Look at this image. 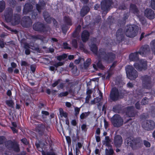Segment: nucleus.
Masks as SVG:
<instances>
[{
	"label": "nucleus",
	"mask_w": 155,
	"mask_h": 155,
	"mask_svg": "<svg viewBox=\"0 0 155 155\" xmlns=\"http://www.w3.org/2000/svg\"><path fill=\"white\" fill-rule=\"evenodd\" d=\"M97 57L99 59L101 58L108 62L113 61L115 58V55L111 52L106 53L104 49H100L97 53Z\"/></svg>",
	"instance_id": "f257e3e1"
},
{
	"label": "nucleus",
	"mask_w": 155,
	"mask_h": 155,
	"mask_svg": "<svg viewBox=\"0 0 155 155\" xmlns=\"http://www.w3.org/2000/svg\"><path fill=\"white\" fill-rule=\"evenodd\" d=\"M125 142L128 146L130 147L133 150L140 148L143 145L142 140L139 138L134 139L133 138L128 137L126 139Z\"/></svg>",
	"instance_id": "f03ea898"
},
{
	"label": "nucleus",
	"mask_w": 155,
	"mask_h": 155,
	"mask_svg": "<svg viewBox=\"0 0 155 155\" xmlns=\"http://www.w3.org/2000/svg\"><path fill=\"white\" fill-rule=\"evenodd\" d=\"M139 30L138 27L136 25L127 26L126 29L125 35L129 37H134L137 34Z\"/></svg>",
	"instance_id": "7ed1b4c3"
},
{
	"label": "nucleus",
	"mask_w": 155,
	"mask_h": 155,
	"mask_svg": "<svg viewBox=\"0 0 155 155\" xmlns=\"http://www.w3.org/2000/svg\"><path fill=\"white\" fill-rule=\"evenodd\" d=\"M127 76L131 80H134L138 76L137 71L131 65H127L125 67Z\"/></svg>",
	"instance_id": "20e7f679"
},
{
	"label": "nucleus",
	"mask_w": 155,
	"mask_h": 155,
	"mask_svg": "<svg viewBox=\"0 0 155 155\" xmlns=\"http://www.w3.org/2000/svg\"><path fill=\"white\" fill-rule=\"evenodd\" d=\"M6 147L9 150H13L15 151L18 152L20 151L19 145L15 140L12 141L8 140L5 142Z\"/></svg>",
	"instance_id": "39448f33"
},
{
	"label": "nucleus",
	"mask_w": 155,
	"mask_h": 155,
	"mask_svg": "<svg viewBox=\"0 0 155 155\" xmlns=\"http://www.w3.org/2000/svg\"><path fill=\"white\" fill-rule=\"evenodd\" d=\"M151 79V77L150 76L144 75L142 76L141 80L142 81L143 86L147 89L151 88L153 85Z\"/></svg>",
	"instance_id": "423d86ee"
},
{
	"label": "nucleus",
	"mask_w": 155,
	"mask_h": 155,
	"mask_svg": "<svg viewBox=\"0 0 155 155\" xmlns=\"http://www.w3.org/2000/svg\"><path fill=\"white\" fill-rule=\"evenodd\" d=\"M111 121L113 125L115 127H120L123 124V119L118 114L114 115L111 118Z\"/></svg>",
	"instance_id": "0eeeda50"
},
{
	"label": "nucleus",
	"mask_w": 155,
	"mask_h": 155,
	"mask_svg": "<svg viewBox=\"0 0 155 155\" xmlns=\"http://www.w3.org/2000/svg\"><path fill=\"white\" fill-rule=\"evenodd\" d=\"M142 127L146 130H151L155 128V123L153 120H147L143 123Z\"/></svg>",
	"instance_id": "6e6552de"
},
{
	"label": "nucleus",
	"mask_w": 155,
	"mask_h": 155,
	"mask_svg": "<svg viewBox=\"0 0 155 155\" xmlns=\"http://www.w3.org/2000/svg\"><path fill=\"white\" fill-rule=\"evenodd\" d=\"M138 52L142 56H147L150 53V48L148 45H144L140 47Z\"/></svg>",
	"instance_id": "1a4fd4ad"
},
{
	"label": "nucleus",
	"mask_w": 155,
	"mask_h": 155,
	"mask_svg": "<svg viewBox=\"0 0 155 155\" xmlns=\"http://www.w3.org/2000/svg\"><path fill=\"white\" fill-rule=\"evenodd\" d=\"M134 66L138 70H145L147 68V61L144 60H140L138 63H135Z\"/></svg>",
	"instance_id": "9d476101"
},
{
	"label": "nucleus",
	"mask_w": 155,
	"mask_h": 155,
	"mask_svg": "<svg viewBox=\"0 0 155 155\" xmlns=\"http://www.w3.org/2000/svg\"><path fill=\"white\" fill-rule=\"evenodd\" d=\"M112 4V2L110 0H105L102 2L101 3V10L103 12H106L107 13L109 9V8Z\"/></svg>",
	"instance_id": "9b49d317"
},
{
	"label": "nucleus",
	"mask_w": 155,
	"mask_h": 155,
	"mask_svg": "<svg viewBox=\"0 0 155 155\" xmlns=\"http://www.w3.org/2000/svg\"><path fill=\"white\" fill-rule=\"evenodd\" d=\"M120 94L118 89L113 88L110 94V99L113 101H116L120 98Z\"/></svg>",
	"instance_id": "f8f14e48"
},
{
	"label": "nucleus",
	"mask_w": 155,
	"mask_h": 155,
	"mask_svg": "<svg viewBox=\"0 0 155 155\" xmlns=\"http://www.w3.org/2000/svg\"><path fill=\"white\" fill-rule=\"evenodd\" d=\"M4 15L7 22H11L13 16V11L12 8H7L4 12Z\"/></svg>",
	"instance_id": "ddd939ff"
},
{
	"label": "nucleus",
	"mask_w": 155,
	"mask_h": 155,
	"mask_svg": "<svg viewBox=\"0 0 155 155\" xmlns=\"http://www.w3.org/2000/svg\"><path fill=\"white\" fill-rule=\"evenodd\" d=\"M34 30L40 32H44L45 30V27L44 25L40 22L34 24L33 25Z\"/></svg>",
	"instance_id": "4468645a"
},
{
	"label": "nucleus",
	"mask_w": 155,
	"mask_h": 155,
	"mask_svg": "<svg viewBox=\"0 0 155 155\" xmlns=\"http://www.w3.org/2000/svg\"><path fill=\"white\" fill-rule=\"evenodd\" d=\"M137 111L133 106H128L126 107V114L129 117H133L135 116Z\"/></svg>",
	"instance_id": "2eb2a0df"
},
{
	"label": "nucleus",
	"mask_w": 155,
	"mask_h": 155,
	"mask_svg": "<svg viewBox=\"0 0 155 155\" xmlns=\"http://www.w3.org/2000/svg\"><path fill=\"white\" fill-rule=\"evenodd\" d=\"M21 24L24 27H29L32 25L31 19L29 16H25L23 18Z\"/></svg>",
	"instance_id": "dca6fc26"
},
{
	"label": "nucleus",
	"mask_w": 155,
	"mask_h": 155,
	"mask_svg": "<svg viewBox=\"0 0 155 155\" xmlns=\"http://www.w3.org/2000/svg\"><path fill=\"white\" fill-rule=\"evenodd\" d=\"M123 141L122 138L120 135H116L114 136V146L116 147H120L122 144Z\"/></svg>",
	"instance_id": "f3484780"
},
{
	"label": "nucleus",
	"mask_w": 155,
	"mask_h": 155,
	"mask_svg": "<svg viewBox=\"0 0 155 155\" xmlns=\"http://www.w3.org/2000/svg\"><path fill=\"white\" fill-rule=\"evenodd\" d=\"M29 38L35 41L37 40H40L44 42H47L48 40H46V37L40 35H29Z\"/></svg>",
	"instance_id": "a211bd4d"
},
{
	"label": "nucleus",
	"mask_w": 155,
	"mask_h": 155,
	"mask_svg": "<svg viewBox=\"0 0 155 155\" xmlns=\"http://www.w3.org/2000/svg\"><path fill=\"white\" fill-rule=\"evenodd\" d=\"M33 6L30 2L26 3L23 7V13L25 14H27L33 11Z\"/></svg>",
	"instance_id": "6ab92c4d"
},
{
	"label": "nucleus",
	"mask_w": 155,
	"mask_h": 155,
	"mask_svg": "<svg viewBox=\"0 0 155 155\" xmlns=\"http://www.w3.org/2000/svg\"><path fill=\"white\" fill-rule=\"evenodd\" d=\"M45 128V126L43 124H38L36 127V131L40 136H42L44 134Z\"/></svg>",
	"instance_id": "aec40b11"
},
{
	"label": "nucleus",
	"mask_w": 155,
	"mask_h": 155,
	"mask_svg": "<svg viewBox=\"0 0 155 155\" xmlns=\"http://www.w3.org/2000/svg\"><path fill=\"white\" fill-rule=\"evenodd\" d=\"M124 31L122 28L117 30L116 33V37L117 40L119 41L123 40L124 38Z\"/></svg>",
	"instance_id": "412c9836"
},
{
	"label": "nucleus",
	"mask_w": 155,
	"mask_h": 155,
	"mask_svg": "<svg viewBox=\"0 0 155 155\" xmlns=\"http://www.w3.org/2000/svg\"><path fill=\"white\" fill-rule=\"evenodd\" d=\"M144 15L148 18L152 19L154 18L155 14L154 12L151 9H147L144 11Z\"/></svg>",
	"instance_id": "4be33fe9"
},
{
	"label": "nucleus",
	"mask_w": 155,
	"mask_h": 155,
	"mask_svg": "<svg viewBox=\"0 0 155 155\" xmlns=\"http://www.w3.org/2000/svg\"><path fill=\"white\" fill-rule=\"evenodd\" d=\"M46 4L43 0H40L38 3L36 5V8L39 13H41V10L44 8Z\"/></svg>",
	"instance_id": "5701e85b"
},
{
	"label": "nucleus",
	"mask_w": 155,
	"mask_h": 155,
	"mask_svg": "<svg viewBox=\"0 0 155 155\" xmlns=\"http://www.w3.org/2000/svg\"><path fill=\"white\" fill-rule=\"evenodd\" d=\"M90 8L87 6H84L81 9L80 11V15L81 17L85 16L89 11Z\"/></svg>",
	"instance_id": "b1692460"
},
{
	"label": "nucleus",
	"mask_w": 155,
	"mask_h": 155,
	"mask_svg": "<svg viewBox=\"0 0 155 155\" xmlns=\"http://www.w3.org/2000/svg\"><path fill=\"white\" fill-rule=\"evenodd\" d=\"M138 52L131 53L129 55V59L131 61H137L139 60Z\"/></svg>",
	"instance_id": "393cba45"
},
{
	"label": "nucleus",
	"mask_w": 155,
	"mask_h": 155,
	"mask_svg": "<svg viewBox=\"0 0 155 155\" xmlns=\"http://www.w3.org/2000/svg\"><path fill=\"white\" fill-rule=\"evenodd\" d=\"M43 16L45 20L48 23L50 24L51 23V18L52 17H51L49 13L46 12L44 11L43 13Z\"/></svg>",
	"instance_id": "a878e982"
},
{
	"label": "nucleus",
	"mask_w": 155,
	"mask_h": 155,
	"mask_svg": "<svg viewBox=\"0 0 155 155\" xmlns=\"http://www.w3.org/2000/svg\"><path fill=\"white\" fill-rule=\"evenodd\" d=\"M89 33L86 30L84 31L81 35V38L82 41L84 42H86L89 39Z\"/></svg>",
	"instance_id": "bb28decb"
},
{
	"label": "nucleus",
	"mask_w": 155,
	"mask_h": 155,
	"mask_svg": "<svg viewBox=\"0 0 155 155\" xmlns=\"http://www.w3.org/2000/svg\"><path fill=\"white\" fill-rule=\"evenodd\" d=\"M130 11L134 14L138 15L139 13V10L136 5L134 4H131L130 6Z\"/></svg>",
	"instance_id": "cd10ccee"
},
{
	"label": "nucleus",
	"mask_w": 155,
	"mask_h": 155,
	"mask_svg": "<svg viewBox=\"0 0 155 155\" xmlns=\"http://www.w3.org/2000/svg\"><path fill=\"white\" fill-rule=\"evenodd\" d=\"M20 18L18 15L14 16V19L12 21V23L13 25H16L18 24L20 22Z\"/></svg>",
	"instance_id": "c85d7f7f"
},
{
	"label": "nucleus",
	"mask_w": 155,
	"mask_h": 155,
	"mask_svg": "<svg viewBox=\"0 0 155 155\" xmlns=\"http://www.w3.org/2000/svg\"><path fill=\"white\" fill-rule=\"evenodd\" d=\"M95 64H96L97 68L101 70H104L105 68V67L102 64L100 59H98V61L95 62Z\"/></svg>",
	"instance_id": "c756f323"
},
{
	"label": "nucleus",
	"mask_w": 155,
	"mask_h": 155,
	"mask_svg": "<svg viewBox=\"0 0 155 155\" xmlns=\"http://www.w3.org/2000/svg\"><path fill=\"white\" fill-rule=\"evenodd\" d=\"M90 49L91 51L95 55H97L98 52V48L97 45L94 44H92L91 46Z\"/></svg>",
	"instance_id": "7c9ffc66"
},
{
	"label": "nucleus",
	"mask_w": 155,
	"mask_h": 155,
	"mask_svg": "<svg viewBox=\"0 0 155 155\" xmlns=\"http://www.w3.org/2000/svg\"><path fill=\"white\" fill-rule=\"evenodd\" d=\"M64 21L67 25H72L71 20L68 16H65L64 18Z\"/></svg>",
	"instance_id": "2f4dec72"
},
{
	"label": "nucleus",
	"mask_w": 155,
	"mask_h": 155,
	"mask_svg": "<svg viewBox=\"0 0 155 155\" xmlns=\"http://www.w3.org/2000/svg\"><path fill=\"white\" fill-rule=\"evenodd\" d=\"M121 110V106L120 105H117L115 106L113 108V111L116 113H120Z\"/></svg>",
	"instance_id": "473e14b6"
},
{
	"label": "nucleus",
	"mask_w": 155,
	"mask_h": 155,
	"mask_svg": "<svg viewBox=\"0 0 155 155\" xmlns=\"http://www.w3.org/2000/svg\"><path fill=\"white\" fill-rule=\"evenodd\" d=\"M91 60L90 58H88L85 62H84V68L85 69H87L89 67V66L91 64Z\"/></svg>",
	"instance_id": "72a5a7b5"
},
{
	"label": "nucleus",
	"mask_w": 155,
	"mask_h": 155,
	"mask_svg": "<svg viewBox=\"0 0 155 155\" xmlns=\"http://www.w3.org/2000/svg\"><path fill=\"white\" fill-rule=\"evenodd\" d=\"M150 46L152 52L155 54V39L151 41Z\"/></svg>",
	"instance_id": "f704fd0d"
},
{
	"label": "nucleus",
	"mask_w": 155,
	"mask_h": 155,
	"mask_svg": "<svg viewBox=\"0 0 155 155\" xmlns=\"http://www.w3.org/2000/svg\"><path fill=\"white\" fill-rule=\"evenodd\" d=\"M37 10H33L32 13L31 14V18L32 19H35L38 18V14Z\"/></svg>",
	"instance_id": "c9c22d12"
},
{
	"label": "nucleus",
	"mask_w": 155,
	"mask_h": 155,
	"mask_svg": "<svg viewBox=\"0 0 155 155\" xmlns=\"http://www.w3.org/2000/svg\"><path fill=\"white\" fill-rule=\"evenodd\" d=\"M67 56L66 54H64L62 55L58 56L55 57L58 60L61 61L62 60L65 59L67 57Z\"/></svg>",
	"instance_id": "e433bc0d"
},
{
	"label": "nucleus",
	"mask_w": 155,
	"mask_h": 155,
	"mask_svg": "<svg viewBox=\"0 0 155 155\" xmlns=\"http://www.w3.org/2000/svg\"><path fill=\"white\" fill-rule=\"evenodd\" d=\"M90 112L82 113L80 115V118L81 120H83L87 118L90 114Z\"/></svg>",
	"instance_id": "4c0bfd02"
},
{
	"label": "nucleus",
	"mask_w": 155,
	"mask_h": 155,
	"mask_svg": "<svg viewBox=\"0 0 155 155\" xmlns=\"http://www.w3.org/2000/svg\"><path fill=\"white\" fill-rule=\"evenodd\" d=\"M5 4L4 1L0 2V12H2L5 9Z\"/></svg>",
	"instance_id": "58836bf2"
},
{
	"label": "nucleus",
	"mask_w": 155,
	"mask_h": 155,
	"mask_svg": "<svg viewBox=\"0 0 155 155\" xmlns=\"http://www.w3.org/2000/svg\"><path fill=\"white\" fill-rule=\"evenodd\" d=\"M105 152L106 155H112L114 153V150L112 148H111L109 150L106 149Z\"/></svg>",
	"instance_id": "ea45409f"
},
{
	"label": "nucleus",
	"mask_w": 155,
	"mask_h": 155,
	"mask_svg": "<svg viewBox=\"0 0 155 155\" xmlns=\"http://www.w3.org/2000/svg\"><path fill=\"white\" fill-rule=\"evenodd\" d=\"M111 142V139L110 138L109 136H105V140L103 141V144L104 145L105 143H110Z\"/></svg>",
	"instance_id": "a19ab883"
},
{
	"label": "nucleus",
	"mask_w": 155,
	"mask_h": 155,
	"mask_svg": "<svg viewBox=\"0 0 155 155\" xmlns=\"http://www.w3.org/2000/svg\"><path fill=\"white\" fill-rule=\"evenodd\" d=\"M81 107L78 108L77 107H74V115L76 117H77L78 115L79 114L80 111Z\"/></svg>",
	"instance_id": "79ce46f5"
},
{
	"label": "nucleus",
	"mask_w": 155,
	"mask_h": 155,
	"mask_svg": "<svg viewBox=\"0 0 155 155\" xmlns=\"http://www.w3.org/2000/svg\"><path fill=\"white\" fill-rule=\"evenodd\" d=\"M6 104L9 107H13L14 103L12 100H7L6 102Z\"/></svg>",
	"instance_id": "37998d69"
},
{
	"label": "nucleus",
	"mask_w": 155,
	"mask_h": 155,
	"mask_svg": "<svg viewBox=\"0 0 155 155\" xmlns=\"http://www.w3.org/2000/svg\"><path fill=\"white\" fill-rule=\"evenodd\" d=\"M148 98L147 97H145L141 101V103L142 105H145L148 103L147 100Z\"/></svg>",
	"instance_id": "c03bdc74"
},
{
	"label": "nucleus",
	"mask_w": 155,
	"mask_h": 155,
	"mask_svg": "<svg viewBox=\"0 0 155 155\" xmlns=\"http://www.w3.org/2000/svg\"><path fill=\"white\" fill-rule=\"evenodd\" d=\"M100 94H99V95L100 96V97H97L96 98H95V103H98L99 102H100L101 100V99L102 98V95L101 92L100 91Z\"/></svg>",
	"instance_id": "a18cd8bd"
},
{
	"label": "nucleus",
	"mask_w": 155,
	"mask_h": 155,
	"mask_svg": "<svg viewBox=\"0 0 155 155\" xmlns=\"http://www.w3.org/2000/svg\"><path fill=\"white\" fill-rule=\"evenodd\" d=\"M51 21H52L53 23L54 24V25L55 27H58V22L54 18H51Z\"/></svg>",
	"instance_id": "49530a36"
},
{
	"label": "nucleus",
	"mask_w": 155,
	"mask_h": 155,
	"mask_svg": "<svg viewBox=\"0 0 155 155\" xmlns=\"http://www.w3.org/2000/svg\"><path fill=\"white\" fill-rule=\"evenodd\" d=\"M72 45L75 48L78 47V44L77 41L75 39H73L72 41Z\"/></svg>",
	"instance_id": "de8ad7c7"
},
{
	"label": "nucleus",
	"mask_w": 155,
	"mask_h": 155,
	"mask_svg": "<svg viewBox=\"0 0 155 155\" xmlns=\"http://www.w3.org/2000/svg\"><path fill=\"white\" fill-rule=\"evenodd\" d=\"M68 93L67 91H66L64 92H61L59 94L58 96L59 97H62L68 95Z\"/></svg>",
	"instance_id": "09e8293b"
},
{
	"label": "nucleus",
	"mask_w": 155,
	"mask_h": 155,
	"mask_svg": "<svg viewBox=\"0 0 155 155\" xmlns=\"http://www.w3.org/2000/svg\"><path fill=\"white\" fill-rule=\"evenodd\" d=\"M135 107L136 109L137 110H140L141 108L140 104L139 101H137L135 104Z\"/></svg>",
	"instance_id": "8fccbe9b"
},
{
	"label": "nucleus",
	"mask_w": 155,
	"mask_h": 155,
	"mask_svg": "<svg viewBox=\"0 0 155 155\" xmlns=\"http://www.w3.org/2000/svg\"><path fill=\"white\" fill-rule=\"evenodd\" d=\"M150 6L153 9L155 10V0H151Z\"/></svg>",
	"instance_id": "3c124183"
},
{
	"label": "nucleus",
	"mask_w": 155,
	"mask_h": 155,
	"mask_svg": "<svg viewBox=\"0 0 155 155\" xmlns=\"http://www.w3.org/2000/svg\"><path fill=\"white\" fill-rule=\"evenodd\" d=\"M84 61V59L83 58H79L78 60H75L74 61V63L76 64H78L81 62Z\"/></svg>",
	"instance_id": "603ef678"
},
{
	"label": "nucleus",
	"mask_w": 155,
	"mask_h": 155,
	"mask_svg": "<svg viewBox=\"0 0 155 155\" xmlns=\"http://www.w3.org/2000/svg\"><path fill=\"white\" fill-rule=\"evenodd\" d=\"M144 145L147 147H150V143L146 140H144L143 141Z\"/></svg>",
	"instance_id": "864d4df0"
},
{
	"label": "nucleus",
	"mask_w": 155,
	"mask_h": 155,
	"mask_svg": "<svg viewBox=\"0 0 155 155\" xmlns=\"http://www.w3.org/2000/svg\"><path fill=\"white\" fill-rule=\"evenodd\" d=\"M101 19V16H97L95 19L94 23V24L98 23L100 21Z\"/></svg>",
	"instance_id": "5fc2aeb1"
},
{
	"label": "nucleus",
	"mask_w": 155,
	"mask_h": 155,
	"mask_svg": "<svg viewBox=\"0 0 155 155\" xmlns=\"http://www.w3.org/2000/svg\"><path fill=\"white\" fill-rule=\"evenodd\" d=\"M36 66L35 64H32L30 66V69L32 73H34L36 70Z\"/></svg>",
	"instance_id": "6e6d98bb"
},
{
	"label": "nucleus",
	"mask_w": 155,
	"mask_h": 155,
	"mask_svg": "<svg viewBox=\"0 0 155 155\" xmlns=\"http://www.w3.org/2000/svg\"><path fill=\"white\" fill-rule=\"evenodd\" d=\"M5 45H6V43L3 41V39H0V47L2 48H3Z\"/></svg>",
	"instance_id": "4d7b16f0"
},
{
	"label": "nucleus",
	"mask_w": 155,
	"mask_h": 155,
	"mask_svg": "<svg viewBox=\"0 0 155 155\" xmlns=\"http://www.w3.org/2000/svg\"><path fill=\"white\" fill-rule=\"evenodd\" d=\"M21 66H28L29 64L26 61H22L21 63Z\"/></svg>",
	"instance_id": "13d9d810"
},
{
	"label": "nucleus",
	"mask_w": 155,
	"mask_h": 155,
	"mask_svg": "<svg viewBox=\"0 0 155 155\" xmlns=\"http://www.w3.org/2000/svg\"><path fill=\"white\" fill-rule=\"evenodd\" d=\"M71 71L72 73L74 74H76L77 71H78V69L77 67L76 66L75 67H74V68H73L71 69Z\"/></svg>",
	"instance_id": "bf43d9fd"
},
{
	"label": "nucleus",
	"mask_w": 155,
	"mask_h": 155,
	"mask_svg": "<svg viewBox=\"0 0 155 155\" xmlns=\"http://www.w3.org/2000/svg\"><path fill=\"white\" fill-rule=\"evenodd\" d=\"M32 45H30L29 44L27 43H25L24 44V48L25 49H29L31 48L30 47H32Z\"/></svg>",
	"instance_id": "052dcab7"
},
{
	"label": "nucleus",
	"mask_w": 155,
	"mask_h": 155,
	"mask_svg": "<svg viewBox=\"0 0 155 155\" xmlns=\"http://www.w3.org/2000/svg\"><path fill=\"white\" fill-rule=\"evenodd\" d=\"M21 141L22 143H23L24 144L26 145H28L29 143L27 139L25 138L21 139Z\"/></svg>",
	"instance_id": "680f3d73"
},
{
	"label": "nucleus",
	"mask_w": 155,
	"mask_h": 155,
	"mask_svg": "<svg viewBox=\"0 0 155 155\" xmlns=\"http://www.w3.org/2000/svg\"><path fill=\"white\" fill-rule=\"evenodd\" d=\"M81 128L82 130L86 132L87 130V125L85 124H83L81 126Z\"/></svg>",
	"instance_id": "e2e57ef3"
},
{
	"label": "nucleus",
	"mask_w": 155,
	"mask_h": 155,
	"mask_svg": "<svg viewBox=\"0 0 155 155\" xmlns=\"http://www.w3.org/2000/svg\"><path fill=\"white\" fill-rule=\"evenodd\" d=\"M32 48H31V49H32V50L36 51L38 52H40V48L38 47H35L33 46H32L31 47Z\"/></svg>",
	"instance_id": "0e129e2a"
},
{
	"label": "nucleus",
	"mask_w": 155,
	"mask_h": 155,
	"mask_svg": "<svg viewBox=\"0 0 155 155\" xmlns=\"http://www.w3.org/2000/svg\"><path fill=\"white\" fill-rule=\"evenodd\" d=\"M63 44L64 49H71L70 47L68 46V44L67 42L64 43Z\"/></svg>",
	"instance_id": "69168bd1"
},
{
	"label": "nucleus",
	"mask_w": 155,
	"mask_h": 155,
	"mask_svg": "<svg viewBox=\"0 0 155 155\" xmlns=\"http://www.w3.org/2000/svg\"><path fill=\"white\" fill-rule=\"evenodd\" d=\"M118 9L121 10H125L126 9V7L123 4L119 6Z\"/></svg>",
	"instance_id": "338daca9"
},
{
	"label": "nucleus",
	"mask_w": 155,
	"mask_h": 155,
	"mask_svg": "<svg viewBox=\"0 0 155 155\" xmlns=\"http://www.w3.org/2000/svg\"><path fill=\"white\" fill-rule=\"evenodd\" d=\"M148 115L147 114H146L144 113L142 114L141 115V117L142 119H146L147 118Z\"/></svg>",
	"instance_id": "774afa93"
}]
</instances>
